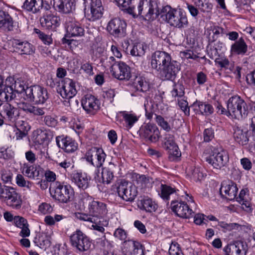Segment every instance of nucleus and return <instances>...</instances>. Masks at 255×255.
<instances>
[{"label": "nucleus", "mask_w": 255, "mask_h": 255, "mask_svg": "<svg viewBox=\"0 0 255 255\" xmlns=\"http://www.w3.org/2000/svg\"><path fill=\"white\" fill-rule=\"evenodd\" d=\"M81 202L84 208L87 209L89 214L78 213L76 217L80 220L96 224L99 217L107 213L106 204L95 200L92 197L87 194L83 195Z\"/></svg>", "instance_id": "f257e3e1"}, {"label": "nucleus", "mask_w": 255, "mask_h": 255, "mask_svg": "<svg viewBox=\"0 0 255 255\" xmlns=\"http://www.w3.org/2000/svg\"><path fill=\"white\" fill-rule=\"evenodd\" d=\"M158 3L156 0H142L135 10L134 7H129L127 12L133 17L139 15L145 20H153L160 15Z\"/></svg>", "instance_id": "f03ea898"}, {"label": "nucleus", "mask_w": 255, "mask_h": 255, "mask_svg": "<svg viewBox=\"0 0 255 255\" xmlns=\"http://www.w3.org/2000/svg\"><path fill=\"white\" fill-rule=\"evenodd\" d=\"M160 16L169 25L179 29L187 27L189 24L186 14L182 9L169 5L162 6Z\"/></svg>", "instance_id": "7ed1b4c3"}, {"label": "nucleus", "mask_w": 255, "mask_h": 255, "mask_svg": "<svg viewBox=\"0 0 255 255\" xmlns=\"http://www.w3.org/2000/svg\"><path fill=\"white\" fill-rule=\"evenodd\" d=\"M50 192L52 198L61 203L70 202L74 196V190L70 185L59 181L55 182L50 187Z\"/></svg>", "instance_id": "20e7f679"}, {"label": "nucleus", "mask_w": 255, "mask_h": 255, "mask_svg": "<svg viewBox=\"0 0 255 255\" xmlns=\"http://www.w3.org/2000/svg\"><path fill=\"white\" fill-rule=\"evenodd\" d=\"M227 113L233 118L240 120L247 116L248 108L245 101L236 95L228 100Z\"/></svg>", "instance_id": "39448f33"}, {"label": "nucleus", "mask_w": 255, "mask_h": 255, "mask_svg": "<svg viewBox=\"0 0 255 255\" xmlns=\"http://www.w3.org/2000/svg\"><path fill=\"white\" fill-rule=\"evenodd\" d=\"M85 16L91 21H94L102 17L104 7L101 0H83Z\"/></svg>", "instance_id": "423d86ee"}, {"label": "nucleus", "mask_w": 255, "mask_h": 255, "mask_svg": "<svg viewBox=\"0 0 255 255\" xmlns=\"http://www.w3.org/2000/svg\"><path fill=\"white\" fill-rule=\"evenodd\" d=\"M25 96V100L36 104H41L44 103L48 99L49 94L46 89L35 85L26 89Z\"/></svg>", "instance_id": "0eeeda50"}, {"label": "nucleus", "mask_w": 255, "mask_h": 255, "mask_svg": "<svg viewBox=\"0 0 255 255\" xmlns=\"http://www.w3.org/2000/svg\"><path fill=\"white\" fill-rule=\"evenodd\" d=\"M62 87L57 89L61 96L65 99L64 104L67 107L71 106L72 99L77 93L75 82L72 79L66 78L62 81Z\"/></svg>", "instance_id": "6e6552de"}, {"label": "nucleus", "mask_w": 255, "mask_h": 255, "mask_svg": "<svg viewBox=\"0 0 255 255\" xmlns=\"http://www.w3.org/2000/svg\"><path fill=\"white\" fill-rule=\"evenodd\" d=\"M228 152L224 149H215L213 154L206 157V161L214 168L221 169L229 161Z\"/></svg>", "instance_id": "1a4fd4ad"}, {"label": "nucleus", "mask_w": 255, "mask_h": 255, "mask_svg": "<svg viewBox=\"0 0 255 255\" xmlns=\"http://www.w3.org/2000/svg\"><path fill=\"white\" fill-rule=\"evenodd\" d=\"M251 240H234L224 249L226 255H247Z\"/></svg>", "instance_id": "9d476101"}, {"label": "nucleus", "mask_w": 255, "mask_h": 255, "mask_svg": "<svg viewBox=\"0 0 255 255\" xmlns=\"http://www.w3.org/2000/svg\"><path fill=\"white\" fill-rule=\"evenodd\" d=\"M0 199L13 209H19L21 207V196L16 192V189L11 186L8 187Z\"/></svg>", "instance_id": "9b49d317"}, {"label": "nucleus", "mask_w": 255, "mask_h": 255, "mask_svg": "<svg viewBox=\"0 0 255 255\" xmlns=\"http://www.w3.org/2000/svg\"><path fill=\"white\" fill-rule=\"evenodd\" d=\"M117 192L119 196L126 201H132L137 194L136 186L125 180L121 181L119 184Z\"/></svg>", "instance_id": "f8f14e48"}, {"label": "nucleus", "mask_w": 255, "mask_h": 255, "mask_svg": "<svg viewBox=\"0 0 255 255\" xmlns=\"http://www.w3.org/2000/svg\"><path fill=\"white\" fill-rule=\"evenodd\" d=\"M106 154L102 148L94 147L85 154L86 160L96 168L101 167L105 162Z\"/></svg>", "instance_id": "ddd939ff"}, {"label": "nucleus", "mask_w": 255, "mask_h": 255, "mask_svg": "<svg viewBox=\"0 0 255 255\" xmlns=\"http://www.w3.org/2000/svg\"><path fill=\"white\" fill-rule=\"evenodd\" d=\"M180 70L179 63L176 60H171L158 72L163 80L174 81L177 74Z\"/></svg>", "instance_id": "4468645a"}, {"label": "nucleus", "mask_w": 255, "mask_h": 255, "mask_svg": "<svg viewBox=\"0 0 255 255\" xmlns=\"http://www.w3.org/2000/svg\"><path fill=\"white\" fill-rule=\"evenodd\" d=\"M112 75L120 80H128L131 77L130 68L124 62H114L111 66Z\"/></svg>", "instance_id": "2eb2a0df"}, {"label": "nucleus", "mask_w": 255, "mask_h": 255, "mask_svg": "<svg viewBox=\"0 0 255 255\" xmlns=\"http://www.w3.org/2000/svg\"><path fill=\"white\" fill-rule=\"evenodd\" d=\"M127 23L119 18L111 20L107 29L109 33L116 37H124L126 35Z\"/></svg>", "instance_id": "dca6fc26"}, {"label": "nucleus", "mask_w": 255, "mask_h": 255, "mask_svg": "<svg viewBox=\"0 0 255 255\" xmlns=\"http://www.w3.org/2000/svg\"><path fill=\"white\" fill-rule=\"evenodd\" d=\"M139 132L141 137L151 142H156L160 137L158 128L153 124L148 123L142 125L140 127Z\"/></svg>", "instance_id": "f3484780"}, {"label": "nucleus", "mask_w": 255, "mask_h": 255, "mask_svg": "<svg viewBox=\"0 0 255 255\" xmlns=\"http://www.w3.org/2000/svg\"><path fill=\"white\" fill-rule=\"evenodd\" d=\"M171 60L172 58L168 53L156 51L151 56V66L153 69L158 71Z\"/></svg>", "instance_id": "a211bd4d"}, {"label": "nucleus", "mask_w": 255, "mask_h": 255, "mask_svg": "<svg viewBox=\"0 0 255 255\" xmlns=\"http://www.w3.org/2000/svg\"><path fill=\"white\" fill-rule=\"evenodd\" d=\"M172 211L178 217L183 218H189L193 212L189 206L183 201L172 200L171 202Z\"/></svg>", "instance_id": "6ab92c4d"}, {"label": "nucleus", "mask_w": 255, "mask_h": 255, "mask_svg": "<svg viewBox=\"0 0 255 255\" xmlns=\"http://www.w3.org/2000/svg\"><path fill=\"white\" fill-rule=\"evenodd\" d=\"M237 184L231 180H225L221 183L220 192L221 196L229 200L234 199L237 195Z\"/></svg>", "instance_id": "aec40b11"}, {"label": "nucleus", "mask_w": 255, "mask_h": 255, "mask_svg": "<svg viewBox=\"0 0 255 255\" xmlns=\"http://www.w3.org/2000/svg\"><path fill=\"white\" fill-rule=\"evenodd\" d=\"M56 142L58 146L67 153H72L78 148V143L70 136L64 135L56 137Z\"/></svg>", "instance_id": "412c9836"}, {"label": "nucleus", "mask_w": 255, "mask_h": 255, "mask_svg": "<svg viewBox=\"0 0 255 255\" xmlns=\"http://www.w3.org/2000/svg\"><path fill=\"white\" fill-rule=\"evenodd\" d=\"M82 105L88 114L92 115L100 109L99 100L91 95H87L82 99Z\"/></svg>", "instance_id": "4be33fe9"}, {"label": "nucleus", "mask_w": 255, "mask_h": 255, "mask_svg": "<svg viewBox=\"0 0 255 255\" xmlns=\"http://www.w3.org/2000/svg\"><path fill=\"white\" fill-rule=\"evenodd\" d=\"M18 115V109L10 104L4 103L0 104V116L3 118L14 121Z\"/></svg>", "instance_id": "5701e85b"}, {"label": "nucleus", "mask_w": 255, "mask_h": 255, "mask_svg": "<svg viewBox=\"0 0 255 255\" xmlns=\"http://www.w3.org/2000/svg\"><path fill=\"white\" fill-rule=\"evenodd\" d=\"M39 20L41 26L46 29H55L59 24V19L51 11L43 13Z\"/></svg>", "instance_id": "b1692460"}, {"label": "nucleus", "mask_w": 255, "mask_h": 255, "mask_svg": "<svg viewBox=\"0 0 255 255\" xmlns=\"http://www.w3.org/2000/svg\"><path fill=\"white\" fill-rule=\"evenodd\" d=\"M54 6L56 9L63 13H70L75 9V0H54Z\"/></svg>", "instance_id": "393cba45"}, {"label": "nucleus", "mask_w": 255, "mask_h": 255, "mask_svg": "<svg viewBox=\"0 0 255 255\" xmlns=\"http://www.w3.org/2000/svg\"><path fill=\"white\" fill-rule=\"evenodd\" d=\"M12 46L17 52L21 55H30L34 52L33 46L27 41L14 39L12 42Z\"/></svg>", "instance_id": "a878e982"}, {"label": "nucleus", "mask_w": 255, "mask_h": 255, "mask_svg": "<svg viewBox=\"0 0 255 255\" xmlns=\"http://www.w3.org/2000/svg\"><path fill=\"white\" fill-rule=\"evenodd\" d=\"M192 107L193 108L196 114H201L208 116L214 112L213 106L207 103L197 101L193 104Z\"/></svg>", "instance_id": "bb28decb"}, {"label": "nucleus", "mask_w": 255, "mask_h": 255, "mask_svg": "<svg viewBox=\"0 0 255 255\" xmlns=\"http://www.w3.org/2000/svg\"><path fill=\"white\" fill-rule=\"evenodd\" d=\"M66 30L67 35L71 37L82 36L85 30L81 25L77 21H69L67 23Z\"/></svg>", "instance_id": "cd10ccee"}, {"label": "nucleus", "mask_w": 255, "mask_h": 255, "mask_svg": "<svg viewBox=\"0 0 255 255\" xmlns=\"http://www.w3.org/2000/svg\"><path fill=\"white\" fill-rule=\"evenodd\" d=\"M137 206L141 210L149 213L154 212L158 208V205L155 202L148 197H144L138 200Z\"/></svg>", "instance_id": "c85d7f7f"}, {"label": "nucleus", "mask_w": 255, "mask_h": 255, "mask_svg": "<svg viewBox=\"0 0 255 255\" xmlns=\"http://www.w3.org/2000/svg\"><path fill=\"white\" fill-rule=\"evenodd\" d=\"M71 180L80 189L85 190L89 186L90 178L85 174L76 173L73 174Z\"/></svg>", "instance_id": "c756f323"}, {"label": "nucleus", "mask_w": 255, "mask_h": 255, "mask_svg": "<svg viewBox=\"0 0 255 255\" xmlns=\"http://www.w3.org/2000/svg\"><path fill=\"white\" fill-rule=\"evenodd\" d=\"M14 223L15 225L21 229L19 235L22 238L28 237L30 235L29 225L27 220L22 217L17 216L14 217Z\"/></svg>", "instance_id": "7c9ffc66"}, {"label": "nucleus", "mask_w": 255, "mask_h": 255, "mask_svg": "<svg viewBox=\"0 0 255 255\" xmlns=\"http://www.w3.org/2000/svg\"><path fill=\"white\" fill-rule=\"evenodd\" d=\"M160 189V193H159V195L164 200L168 201L170 199V197L174 195L179 196V190L171 186L161 184Z\"/></svg>", "instance_id": "2f4dec72"}, {"label": "nucleus", "mask_w": 255, "mask_h": 255, "mask_svg": "<svg viewBox=\"0 0 255 255\" xmlns=\"http://www.w3.org/2000/svg\"><path fill=\"white\" fill-rule=\"evenodd\" d=\"M15 97L12 86L3 84L0 88V101L8 102Z\"/></svg>", "instance_id": "473e14b6"}, {"label": "nucleus", "mask_w": 255, "mask_h": 255, "mask_svg": "<svg viewBox=\"0 0 255 255\" xmlns=\"http://www.w3.org/2000/svg\"><path fill=\"white\" fill-rule=\"evenodd\" d=\"M22 7L28 11L36 13L42 7V0H25Z\"/></svg>", "instance_id": "72a5a7b5"}, {"label": "nucleus", "mask_w": 255, "mask_h": 255, "mask_svg": "<svg viewBox=\"0 0 255 255\" xmlns=\"http://www.w3.org/2000/svg\"><path fill=\"white\" fill-rule=\"evenodd\" d=\"M247 49L248 46L244 38L241 37L232 45L231 52L233 54L243 55L247 52Z\"/></svg>", "instance_id": "f704fd0d"}, {"label": "nucleus", "mask_w": 255, "mask_h": 255, "mask_svg": "<svg viewBox=\"0 0 255 255\" xmlns=\"http://www.w3.org/2000/svg\"><path fill=\"white\" fill-rule=\"evenodd\" d=\"M0 27L6 29L8 31L13 29V21L8 12L0 10Z\"/></svg>", "instance_id": "c9c22d12"}, {"label": "nucleus", "mask_w": 255, "mask_h": 255, "mask_svg": "<svg viewBox=\"0 0 255 255\" xmlns=\"http://www.w3.org/2000/svg\"><path fill=\"white\" fill-rule=\"evenodd\" d=\"M69 242L81 252L87 251L94 247V244L91 240H69Z\"/></svg>", "instance_id": "e433bc0d"}, {"label": "nucleus", "mask_w": 255, "mask_h": 255, "mask_svg": "<svg viewBox=\"0 0 255 255\" xmlns=\"http://www.w3.org/2000/svg\"><path fill=\"white\" fill-rule=\"evenodd\" d=\"M53 137L52 132L49 130H38L35 138V142L41 144L44 142H48Z\"/></svg>", "instance_id": "4c0bfd02"}, {"label": "nucleus", "mask_w": 255, "mask_h": 255, "mask_svg": "<svg viewBox=\"0 0 255 255\" xmlns=\"http://www.w3.org/2000/svg\"><path fill=\"white\" fill-rule=\"evenodd\" d=\"M207 219L211 221H218V225L221 228H223L226 231H232V230H238L239 228H245L246 226L245 225H241L238 223H230L228 224L225 222H219L218 219L213 215H209L206 217Z\"/></svg>", "instance_id": "58836bf2"}, {"label": "nucleus", "mask_w": 255, "mask_h": 255, "mask_svg": "<svg viewBox=\"0 0 255 255\" xmlns=\"http://www.w3.org/2000/svg\"><path fill=\"white\" fill-rule=\"evenodd\" d=\"M134 88L138 91L145 92L149 89V84L144 78L136 77L132 84Z\"/></svg>", "instance_id": "ea45409f"}, {"label": "nucleus", "mask_w": 255, "mask_h": 255, "mask_svg": "<svg viewBox=\"0 0 255 255\" xmlns=\"http://www.w3.org/2000/svg\"><path fill=\"white\" fill-rule=\"evenodd\" d=\"M26 83V81L22 77L15 79L14 83L11 85L13 88L14 93L16 92L20 94L24 93L25 94L26 89L29 88Z\"/></svg>", "instance_id": "a19ab883"}, {"label": "nucleus", "mask_w": 255, "mask_h": 255, "mask_svg": "<svg viewBox=\"0 0 255 255\" xmlns=\"http://www.w3.org/2000/svg\"><path fill=\"white\" fill-rule=\"evenodd\" d=\"M22 173L29 178L34 179L39 176L40 171L36 167L29 165L28 164H24L22 168Z\"/></svg>", "instance_id": "79ce46f5"}, {"label": "nucleus", "mask_w": 255, "mask_h": 255, "mask_svg": "<svg viewBox=\"0 0 255 255\" xmlns=\"http://www.w3.org/2000/svg\"><path fill=\"white\" fill-rule=\"evenodd\" d=\"M235 140L240 144H247L249 139L247 136V132L244 131L243 129L237 128L234 133Z\"/></svg>", "instance_id": "37998d69"}, {"label": "nucleus", "mask_w": 255, "mask_h": 255, "mask_svg": "<svg viewBox=\"0 0 255 255\" xmlns=\"http://www.w3.org/2000/svg\"><path fill=\"white\" fill-rule=\"evenodd\" d=\"M21 108L25 113L32 114L35 116H42L45 114L43 108L33 106L30 104H23Z\"/></svg>", "instance_id": "c03bdc74"}, {"label": "nucleus", "mask_w": 255, "mask_h": 255, "mask_svg": "<svg viewBox=\"0 0 255 255\" xmlns=\"http://www.w3.org/2000/svg\"><path fill=\"white\" fill-rule=\"evenodd\" d=\"M135 240H125L122 243L121 249L125 255H133Z\"/></svg>", "instance_id": "a18cd8bd"}, {"label": "nucleus", "mask_w": 255, "mask_h": 255, "mask_svg": "<svg viewBox=\"0 0 255 255\" xmlns=\"http://www.w3.org/2000/svg\"><path fill=\"white\" fill-rule=\"evenodd\" d=\"M120 114L129 128H131L133 124L138 121V117L133 114L128 113L126 111L121 112Z\"/></svg>", "instance_id": "49530a36"}, {"label": "nucleus", "mask_w": 255, "mask_h": 255, "mask_svg": "<svg viewBox=\"0 0 255 255\" xmlns=\"http://www.w3.org/2000/svg\"><path fill=\"white\" fill-rule=\"evenodd\" d=\"M156 116L155 121L157 124L161 127L164 130L166 131H169L173 127L174 123H177V120L174 119L172 120V125L170 126L169 124L165 120V119L160 115H155Z\"/></svg>", "instance_id": "de8ad7c7"}, {"label": "nucleus", "mask_w": 255, "mask_h": 255, "mask_svg": "<svg viewBox=\"0 0 255 255\" xmlns=\"http://www.w3.org/2000/svg\"><path fill=\"white\" fill-rule=\"evenodd\" d=\"M146 46L143 43H136L130 50V54L134 56H142L144 55Z\"/></svg>", "instance_id": "09e8293b"}, {"label": "nucleus", "mask_w": 255, "mask_h": 255, "mask_svg": "<svg viewBox=\"0 0 255 255\" xmlns=\"http://www.w3.org/2000/svg\"><path fill=\"white\" fill-rule=\"evenodd\" d=\"M97 246L101 250H104L102 255H117L115 254L114 252L107 250H110L112 247L111 243L109 240H100L97 242Z\"/></svg>", "instance_id": "8fccbe9b"}, {"label": "nucleus", "mask_w": 255, "mask_h": 255, "mask_svg": "<svg viewBox=\"0 0 255 255\" xmlns=\"http://www.w3.org/2000/svg\"><path fill=\"white\" fill-rule=\"evenodd\" d=\"M113 172L109 168H104L102 172V179L103 183L109 184L114 178Z\"/></svg>", "instance_id": "3c124183"}, {"label": "nucleus", "mask_w": 255, "mask_h": 255, "mask_svg": "<svg viewBox=\"0 0 255 255\" xmlns=\"http://www.w3.org/2000/svg\"><path fill=\"white\" fill-rule=\"evenodd\" d=\"M163 147L165 149L170 148L172 146L176 144L175 142V138L173 134L171 133H166L164 135L163 139Z\"/></svg>", "instance_id": "603ef678"}, {"label": "nucleus", "mask_w": 255, "mask_h": 255, "mask_svg": "<svg viewBox=\"0 0 255 255\" xmlns=\"http://www.w3.org/2000/svg\"><path fill=\"white\" fill-rule=\"evenodd\" d=\"M35 32L37 34L38 38L44 43L48 45L52 43L53 40L51 35H48L41 31L39 29L35 28Z\"/></svg>", "instance_id": "864d4df0"}, {"label": "nucleus", "mask_w": 255, "mask_h": 255, "mask_svg": "<svg viewBox=\"0 0 255 255\" xmlns=\"http://www.w3.org/2000/svg\"><path fill=\"white\" fill-rule=\"evenodd\" d=\"M16 183L19 187H26L29 190H31L33 183L25 179L21 174H17L16 177Z\"/></svg>", "instance_id": "5fc2aeb1"}, {"label": "nucleus", "mask_w": 255, "mask_h": 255, "mask_svg": "<svg viewBox=\"0 0 255 255\" xmlns=\"http://www.w3.org/2000/svg\"><path fill=\"white\" fill-rule=\"evenodd\" d=\"M197 4L203 12H210L213 8V4L208 0H198Z\"/></svg>", "instance_id": "6e6d98bb"}, {"label": "nucleus", "mask_w": 255, "mask_h": 255, "mask_svg": "<svg viewBox=\"0 0 255 255\" xmlns=\"http://www.w3.org/2000/svg\"><path fill=\"white\" fill-rule=\"evenodd\" d=\"M134 178L136 179L137 184L141 187H145L150 183V178L145 175L135 174Z\"/></svg>", "instance_id": "4d7b16f0"}, {"label": "nucleus", "mask_w": 255, "mask_h": 255, "mask_svg": "<svg viewBox=\"0 0 255 255\" xmlns=\"http://www.w3.org/2000/svg\"><path fill=\"white\" fill-rule=\"evenodd\" d=\"M171 94L174 97H182L185 94L184 86L181 84H174Z\"/></svg>", "instance_id": "13d9d810"}, {"label": "nucleus", "mask_w": 255, "mask_h": 255, "mask_svg": "<svg viewBox=\"0 0 255 255\" xmlns=\"http://www.w3.org/2000/svg\"><path fill=\"white\" fill-rule=\"evenodd\" d=\"M215 62L217 66L220 67L221 68H224L225 69H231V63L227 58L223 57L217 58L215 60Z\"/></svg>", "instance_id": "bf43d9fd"}, {"label": "nucleus", "mask_w": 255, "mask_h": 255, "mask_svg": "<svg viewBox=\"0 0 255 255\" xmlns=\"http://www.w3.org/2000/svg\"><path fill=\"white\" fill-rule=\"evenodd\" d=\"M169 253L170 255H184L179 247V245L175 242H172Z\"/></svg>", "instance_id": "052dcab7"}, {"label": "nucleus", "mask_w": 255, "mask_h": 255, "mask_svg": "<svg viewBox=\"0 0 255 255\" xmlns=\"http://www.w3.org/2000/svg\"><path fill=\"white\" fill-rule=\"evenodd\" d=\"M166 150L168 151L169 158H172V160H174L175 159L179 157L181 155L177 144L172 146V147H170V148L167 149Z\"/></svg>", "instance_id": "680f3d73"}, {"label": "nucleus", "mask_w": 255, "mask_h": 255, "mask_svg": "<svg viewBox=\"0 0 255 255\" xmlns=\"http://www.w3.org/2000/svg\"><path fill=\"white\" fill-rule=\"evenodd\" d=\"M34 243L36 246L44 251L49 249L51 245L50 240H34Z\"/></svg>", "instance_id": "e2e57ef3"}, {"label": "nucleus", "mask_w": 255, "mask_h": 255, "mask_svg": "<svg viewBox=\"0 0 255 255\" xmlns=\"http://www.w3.org/2000/svg\"><path fill=\"white\" fill-rule=\"evenodd\" d=\"M133 255H144L145 247L138 241L135 240Z\"/></svg>", "instance_id": "0e129e2a"}, {"label": "nucleus", "mask_w": 255, "mask_h": 255, "mask_svg": "<svg viewBox=\"0 0 255 255\" xmlns=\"http://www.w3.org/2000/svg\"><path fill=\"white\" fill-rule=\"evenodd\" d=\"M191 176L195 181L201 180L203 178V174L199 168L194 167L191 170Z\"/></svg>", "instance_id": "69168bd1"}, {"label": "nucleus", "mask_w": 255, "mask_h": 255, "mask_svg": "<svg viewBox=\"0 0 255 255\" xmlns=\"http://www.w3.org/2000/svg\"><path fill=\"white\" fill-rule=\"evenodd\" d=\"M81 69L83 70L86 74L89 76H91L94 74L93 66L92 64L89 62L82 63L81 66Z\"/></svg>", "instance_id": "338daca9"}, {"label": "nucleus", "mask_w": 255, "mask_h": 255, "mask_svg": "<svg viewBox=\"0 0 255 255\" xmlns=\"http://www.w3.org/2000/svg\"><path fill=\"white\" fill-rule=\"evenodd\" d=\"M38 210L41 213L46 214L52 211V207L49 204L43 203L39 205Z\"/></svg>", "instance_id": "774afa93"}]
</instances>
